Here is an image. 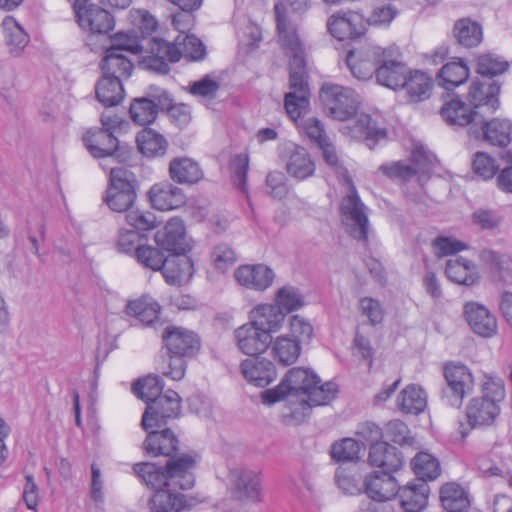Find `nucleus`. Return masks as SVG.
<instances>
[{
	"label": "nucleus",
	"instance_id": "obj_30",
	"mask_svg": "<svg viewBox=\"0 0 512 512\" xmlns=\"http://www.w3.org/2000/svg\"><path fill=\"white\" fill-rule=\"evenodd\" d=\"M440 114L448 125L464 127L470 124L475 125L480 116V111L471 109L461 99L453 98L444 103Z\"/></svg>",
	"mask_w": 512,
	"mask_h": 512
},
{
	"label": "nucleus",
	"instance_id": "obj_12",
	"mask_svg": "<svg viewBox=\"0 0 512 512\" xmlns=\"http://www.w3.org/2000/svg\"><path fill=\"white\" fill-rule=\"evenodd\" d=\"M379 170L391 179L403 181H409L417 175L418 181L423 185L431 170V159L423 150L415 149L412 152V164L399 161L391 165L383 164Z\"/></svg>",
	"mask_w": 512,
	"mask_h": 512
},
{
	"label": "nucleus",
	"instance_id": "obj_51",
	"mask_svg": "<svg viewBox=\"0 0 512 512\" xmlns=\"http://www.w3.org/2000/svg\"><path fill=\"white\" fill-rule=\"evenodd\" d=\"M508 68V61L496 54H482L477 59V73L482 79L496 81L494 78L506 72Z\"/></svg>",
	"mask_w": 512,
	"mask_h": 512
},
{
	"label": "nucleus",
	"instance_id": "obj_15",
	"mask_svg": "<svg viewBox=\"0 0 512 512\" xmlns=\"http://www.w3.org/2000/svg\"><path fill=\"white\" fill-rule=\"evenodd\" d=\"M327 28L338 40L358 38L365 29L361 15L353 11H339L332 14L328 18Z\"/></svg>",
	"mask_w": 512,
	"mask_h": 512
},
{
	"label": "nucleus",
	"instance_id": "obj_38",
	"mask_svg": "<svg viewBox=\"0 0 512 512\" xmlns=\"http://www.w3.org/2000/svg\"><path fill=\"white\" fill-rule=\"evenodd\" d=\"M286 170L291 177L305 180L314 174L315 164L305 148L295 145L290 152Z\"/></svg>",
	"mask_w": 512,
	"mask_h": 512
},
{
	"label": "nucleus",
	"instance_id": "obj_9",
	"mask_svg": "<svg viewBox=\"0 0 512 512\" xmlns=\"http://www.w3.org/2000/svg\"><path fill=\"white\" fill-rule=\"evenodd\" d=\"M340 211L347 233L358 241L366 242L369 229L368 215L354 185L351 186L350 193L342 199Z\"/></svg>",
	"mask_w": 512,
	"mask_h": 512
},
{
	"label": "nucleus",
	"instance_id": "obj_8",
	"mask_svg": "<svg viewBox=\"0 0 512 512\" xmlns=\"http://www.w3.org/2000/svg\"><path fill=\"white\" fill-rule=\"evenodd\" d=\"M151 50L157 55L168 57L170 62H178L182 57L199 61L206 55V50L194 35L179 34L173 43L160 38L151 39Z\"/></svg>",
	"mask_w": 512,
	"mask_h": 512
},
{
	"label": "nucleus",
	"instance_id": "obj_44",
	"mask_svg": "<svg viewBox=\"0 0 512 512\" xmlns=\"http://www.w3.org/2000/svg\"><path fill=\"white\" fill-rule=\"evenodd\" d=\"M442 506L448 512H466L470 506L467 492L456 483H447L440 491Z\"/></svg>",
	"mask_w": 512,
	"mask_h": 512
},
{
	"label": "nucleus",
	"instance_id": "obj_41",
	"mask_svg": "<svg viewBox=\"0 0 512 512\" xmlns=\"http://www.w3.org/2000/svg\"><path fill=\"white\" fill-rule=\"evenodd\" d=\"M432 86L433 80L427 73L415 70L408 71L402 88L406 89L412 102H421L430 96Z\"/></svg>",
	"mask_w": 512,
	"mask_h": 512
},
{
	"label": "nucleus",
	"instance_id": "obj_33",
	"mask_svg": "<svg viewBox=\"0 0 512 512\" xmlns=\"http://www.w3.org/2000/svg\"><path fill=\"white\" fill-rule=\"evenodd\" d=\"M171 179L180 184H194L203 177L199 164L189 157H177L169 165Z\"/></svg>",
	"mask_w": 512,
	"mask_h": 512
},
{
	"label": "nucleus",
	"instance_id": "obj_58",
	"mask_svg": "<svg viewBox=\"0 0 512 512\" xmlns=\"http://www.w3.org/2000/svg\"><path fill=\"white\" fill-rule=\"evenodd\" d=\"M136 257L137 260L145 267L158 271L162 270L164 272V267L168 262V258L164 256V254L155 247L152 246H139L136 248Z\"/></svg>",
	"mask_w": 512,
	"mask_h": 512
},
{
	"label": "nucleus",
	"instance_id": "obj_5",
	"mask_svg": "<svg viewBox=\"0 0 512 512\" xmlns=\"http://www.w3.org/2000/svg\"><path fill=\"white\" fill-rule=\"evenodd\" d=\"M325 113L338 121H346L356 115L360 100L349 87L333 83L322 85L319 93Z\"/></svg>",
	"mask_w": 512,
	"mask_h": 512
},
{
	"label": "nucleus",
	"instance_id": "obj_47",
	"mask_svg": "<svg viewBox=\"0 0 512 512\" xmlns=\"http://www.w3.org/2000/svg\"><path fill=\"white\" fill-rule=\"evenodd\" d=\"M127 314L138 318L146 325L153 324L159 318L160 305L150 296H143L130 301L126 307Z\"/></svg>",
	"mask_w": 512,
	"mask_h": 512
},
{
	"label": "nucleus",
	"instance_id": "obj_2",
	"mask_svg": "<svg viewBox=\"0 0 512 512\" xmlns=\"http://www.w3.org/2000/svg\"><path fill=\"white\" fill-rule=\"evenodd\" d=\"M337 392L336 383L321 384L313 371L298 367L290 369L277 387L262 392V400L271 405L281 401L286 394H294L308 398L312 404H328Z\"/></svg>",
	"mask_w": 512,
	"mask_h": 512
},
{
	"label": "nucleus",
	"instance_id": "obj_43",
	"mask_svg": "<svg viewBox=\"0 0 512 512\" xmlns=\"http://www.w3.org/2000/svg\"><path fill=\"white\" fill-rule=\"evenodd\" d=\"M137 145L140 152L146 157H161L165 155L168 142L156 130L146 128L137 135Z\"/></svg>",
	"mask_w": 512,
	"mask_h": 512
},
{
	"label": "nucleus",
	"instance_id": "obj_31",
	"mask_svg": "<svg viewBox=\"0 0 512 512\" xmlns=\"http://www.w3.org/2000/svg\"><path fill=\"white\" fill-rule=\"evenodd\" d=\"M368 461L384 471H397L403 465V456L396 447L382 441L371 445Z\"/></svg>",
	"mask_w": 512,
	"mask_h": 512
},
{
	"label": "nucleus",
	"instance_id": "obj_62",
	"mask_svg": "<svg viewBox=\"0 0 512 512\" xmlns=\"http://www.w3.org/2000/svg\"><path fill=\"white\" fill-rule=\"evenodd\" d=\"M481 397H489L499 404L505 398L504 382L500 377L485 374L481 385Z\"/></svg>",
	"mask_w": 512,
	"mask_h": 512
},
{
	"label": "nucleus",
	"instance_id": "obj_24",
	"mask_svg": "<svg viewBox=\"0 0 512 512\" xmlns=\"http://www.w3.org/2000/svg\"><path fill=\"white\" fill-rule=\"evenodd\" d=\"M83 142L95 158H112L119 160L121 155L116 154L119 149V141L115 135L101 130H89L83 136Z\"/></svg>",
	"mask_w": 512,
	"mask_h": 512
},
{
	"label": "nucleus",
	"instance_id": "obj_50",
	"mask_svg": "<svg viewBox=\"0 0 512 512\" xmlns=\"http://www.w3.org/2000/svg\"><path fill=\"white\" fill-rule=\"evenodd\" d=\"M151 502L155 512H179L181 509L191 506L183 494L162 489L156 491Z\"/></svg>",
	"mask_w": 512,
	"mask_h": 512
},
{
	"label": "nucleus",
	"instance_id": "obj_13",
	"mask_svg": "<svg viewBox=\"0 0 512 512\" xmlns=\"http://www.w3.org/2000/svg\"><path fill=\"white\" fill-rule=\"evenodd\" d=\"M383 48L369 45L359 50L349 51L346 64L352 75L359 80H368L377 75L378 66L382 62Z\"/></svg>",
	"mask_w": 512,
	"mask_h": 512
},
{
	"label": "nucleus",
	"instance_id": "obj_45",
	"mask_svg": "<svg viewBox=\"0 0 512 512\" xmlns=\"http://www.w3.org/2000/svg\"><path fill=\"white\" fill-rule=\"evenodd\" d=\"M95 93L97 100L105 107L118 105L124 97L122 82L108 76H103L97 82Z\"/></svg>",
	"mask_w": 512,
	"mask_h": 512
},
{
	"label": "nucleus",
	"instance_id": "obj_55",
	"mask_svg": "<svg viewBox=\"0 0 512 512\" xmlns=\"http://www.w3.org/2000/svg\"><path fill=\"white\" fill-rule=\"evenodd\" d=\"M249 157L246 153L235 155L230 161L231 182L233 186L248 197L247 172Z\"/></svg>",
	"mask_w": 512,
	"mask_h": 512
},
{
	"label": "nucleus",
	"instance_id": "obj_11",
	"mask_svg": "<svg viewBox=\"0 0 512 512\" xmlns=\"http://www.w3.org/2000/svg\"><path fill=\"white\" fill-rule=\"evenodd\" d=\"M180 397L172 390L153 399L146 407L142 417V426L148 431L154 427H161L168 419L175 418L180 412Z\"/></svg>",
	"mask_w": 512,
	"mask_h": 512
},
{
	"label": "nucleus",
	"instance_id": "obj_63",
	"mask_svg": "<svg viewBox=\"0 0 512 512\" xmlns=\"http://www.w3.org/2000/svg\"><path fill=\"white\" fill-rule=\"evenodd\" d=\"M473 171L484 180L494 177L498 170L496 160L484 152H477L472 163Z\"/></svg>",
	"mask_w": 512,
	"mask_h": 512
},
{
	"label": "nucleus",
	"instance_id": "obj_49",
	"mask_svg": "<svg viewBox=\"0 0 512 512\" xmlns=\"http://www.w3.org/2000/svg\"><path fill=\"white\" fill-rule=\"evenodd\" d=\"M355 135L364 138L366 145L372 149L380 140L386 138V129L380 127L377 122L368 114H361L353 127Z\"/></svg>",
	"mask_w": 512,
	"mask_h": 512
},
{
	"label": "nucleus",
	"instance_id": "obj_52",
	"mask_svg": "<svg viewBox=\"0 0 512 512\" xmlns=\"http://www.w3.org/2000/svg\"><path fill=\"white\" fill-rule=\"evenodd\" d=\"M412 470L419 481L434 480L440 474V465L431 454L420 452L411 461Z\"/></svg>",
	"mask_w": 512,
	"mask_h": 512
},
{
	"label": "nucleus",
	"instance_id": "obj_1",
	"mask_svg": "<svg viewBox=\"0 0 512 512\" xmlns=\"http://www.w3.org/2000/svg\"><path fill=\"white\" fill-rule=\"evenodd\" d=\"M274 9L279 43L289 57V92L285 94L284 107L290 118L297 119L310 103L305 48L296 21L284 12L282 4H276Z\"/></svg>",
	"mask_w": 512,
	"mask_h": 512
},
{
	"label": "nucleus",
	"instance_id": "obj_54",
	"mask_svg": "<svg viewBox=\"0 0 512 512\" xmlns=\"http://www.w3.org/2000/svg\"><path fill=\"white\" fill-rule=\"evenodd\" d=\"M454 34L459 44L465 47L477 46L482 40L481 26L470 19H461L456 22Z\"/></svg>",
	"mask_w": 512,
	"mask_h": 512
},
{
	"label": "nucleus",
	"instance_id": "obj_56",
	"mask_svg": "<svg viewBox=\"0 0 512 512\" xmlns=\"http://www.w3.org/2000/svg\"><path fill=\"white\" fill-rule=\"evenodd\" d=\"M276 304L284 313L293 312L302 308L305 304L304 297L298 288L284 286L276 293Z\"/></svg>",
	"mask_w": 512,
	"mask_h": 512
},
{
	"label": "nucleus",
	"instance_id": "obj_40",
	"mask_svg": "<svg viewBox=\"0 0 512 512\" xmlns=\"http://www.w3.org/2000/svg\"><path fill=\"white\" fill-rule=\"evenodd\" d=\"M397 404L402 412L417 415L427 406V394L419 385L410 384L400 392Z\"/></svg>",
	"mask_w": 512,
	"mask_h": 512
},
{
	"label": "nucleus",
	"instance_id": "obj_6",
	"mask_svg": "<svg viewBox=\"0 0 512 512\" xmlns=\"http://www.w3.org/2000/svg\"><path fill=\"white\" fill-rule=\"evenodd\" d=\"M446 386L441 390L444 404L460 408L466 396L474 390V377L471 370L461 363H448L444 366Z\"/></svg>",
	"mask_w": 512,
	"mask_h": 512
},
{
	"label": "nucleus",
	"instance_id": "obj_42",
	"mask_svg": "<svg viewBox=\"0 0 512 512\" xmlns=\"http://www.w3.org/2000/svg\"><path fill=\"white\" fill-rule=\"evenodd\" d=\"M221 83L215 80L211 75H205L203 78L191 82L188 86L189 93L199 98L200 102L208 109L216 110L215 99L219 94Z\"/></svg>",
	"mask_w": 512,
	"mask_h": 512
},
{
	"label": "nucleus",
	"instance_id": "obj_32",
	"mask_svg": "<svg viewBox=\"0 0 512 512\" xmlns=\"http://www.w3.org/2000/svg\"><path fill=\"white\" fill-rule=\"evenodd\" d=\"M193 273L194 265L191 258L182 253L175 254L168 260L163 275L169 284L182 285L189 282Z\"/></svg>",
	"mask_w": 512,
	"mask_h": 512
},
{
	"label": "nucleus",
	"instance_id": "obj_25",
	"mask_svg": "<svg viewBox=\"0 0 512 512\" xmlns=\"http://www.w3.org/2000/svg\"><path fill=\"white\" fill-rule=\"evenodd\" d=\"M244 378L258 387H266L277 377V371L271 360L262 357L245 359L241 363Z\"/></svg>",
	"mask_w": 512,
	"mask_h": 512
},
{
	"label": "nucleus",
	"instance_id": "obj_36",
	"mask_svg": "<svg viewBox=\"0 0 512 512\" xmlns=\"http://www.w3.org/2000/svg\"><path fill=\"white\" fill-rule=\"evenodd\" d=\"M101 70L103 76L117 78L120 82L131 76L133 64L122 53H116L115 49H107L104 58L101 61Z\"/></svg>",
	"mask_w": 512,
	"mask_h": 512
},
{
	"label": "nucleus",
	"instance_id": "obj_16",
	"mask_svg": "<svg viewBox=\"0 0 512 512\" xmlns=\"http://www.w3.org/2000/svg\"><path fill=\"white\" fill-rule=\"evenodd\" d=\"M155 241L160 248L174 254H182L190 250L184 223L177 217L170 219L162 230L157 231Z\"/></svg>",
	"mask_w": 512,
	"mask_h": 512
},
{
	"label": "nucleus",
	"instance_id": "obj_48",
	"mask_svg": "<svg viewBox=\"0 0 512 512\" xmlns=\"http://www.w3.org/2000/svg\"><path fill=\"white\" fill-rule=\"evenodd\" d=\"M469 77V68L463 61L446 63L438 73V82L446 90H451L464 82Z\"/></svg>",
	"mask_w": 512,
	"mask_h": 512
},
{
	"label": "nucleus",
	"instance_id": "obj_19",
	"mask_svg": "<svg viewBox=\"0 0 512 512\" xmlns=\"http://www.w3.org/2000/svg\"><path fill=\"white\" fill-rule=\"evenodd\" d=\"M235 339L239 350L250 356L265 352L272 343V337L260 331L251 321L235 330Z\"/></svg>",
	"mask_w": 512,
	"mask_h": 512
},
{
	"label": "nucleus",
	"instance_id": "obj_10",
	"mask_svg": "<svg viewBox=\"0 0 512 512\" xmlns=\"http://www.w3.org/2000/svg\"><path fill=\"white\" fill-rule=\"evenodd\" d=\"M73 10L79 26L94 34H106L114 28L113 16L91 0H75Z\"/></svg>",
	"mask_w": 512,
	"mask_h": 512
},
{
	"label": "nucleus",
	"instance_id": "obj_14",
	"mask_svg": "<svg viewBox=\"0 0 512 512\" xmlns=\"http://www.w3.org/2000/svg\"><path fill=\"white\" fill-rule=\"evenodd\" d=\"M501 84L499 81L479 79L473 81L468 92V100L473 110L483 114H493L500 107L499 93Z\"/></svg>",
	"mask_w": 512,
	"mask_h": 512
},
{
	"label": "nucleus",
	"instance_id": "obj_7",
	"mask_svg": "<svg viewBox=\"0 0 512 512\" xmlns=\"http://www.w3.org/2000/svg\"><path fill=\"white\" fill-rule=\"evenodd\" d=\"M109 181L106 204L115 212H127L136 200L134 174L124 167H114L110 170Z\"/></svg>",
	"mask_w": 512,
	"mask_h": 512
},
{
	"label": "nucleus",
	"instance_id": "obj_37",
	"mask_svg": "<svg viewBox=\"0 0 512 512\" xmlns=\"http://www.w3.org/2000/svg\"><path fill=\"white\" fill-rule=\"evenodd\" d=\"M281 400L285 401L282 408V418L287 424H298L304 421L309 415L310 409L314 406L324 404H312L306 397L286 394Z\"/></svg>",
	"mask_w": 512,
	"mask_h": 512
},
{
	"label": "nucleus",
	"instance_id": "obj_61",
	"mask_svg": "<svg viewBox=\"0 0 512 512\" xmlns=\"http://www.w3.org/2000/svg\"><path fill=\"white\" fill-rule=\"evenodd\" d=\"M127 223L136 230H151L156 225V217L150 211H142L133 207L126 212Z\"/></svg>",
	"mask_w": 512,
	"mask_h": 512
},
{
	"label": "nucleus",
	"instance_id": "obj_3",
	"mask_svg": "<svg viewBox=\"0 0 512 512\" xmlns=\"http://www.w3.org/2000/svg\"><path fill=\"white\" fill-rule=\"evenodd\" d=\"M195 460L189 455H183L174 461H169L167 470L154 463H138L134 465V471L143 482L155 490H160L168 484V480L187 490L193 487L195 479L190 470L194 467Z\"/></svg>",
	"mask_w": 512,
	"mask_h": 512
},
{
	"label": "nucleus",
	"instance_id": "obj_23",
	"mask_svg": "<svg viewBox=\"0 0 512 512\" xmlns=\"http://www.w3.org/2000/svg\"><path fill=\"white\" fill-rule=\"evenodd\" d=\"M152 206L160 211L178 209L186 202L183 190L171 183H157L148 192Z\"/></svg>",
	"mask_w": 512,
	"mask_h": 512
},
{
	"label": "nucleus",
	"instance_id": "obj_4",
	"mask_svg": "<svg viewBox=\"0 0 512 512\" xmlns=\"http://www.w3.org/2000/svg\"><path fill=\"white\" fill-rule=\"evenodd\" d=\"M228 485L231 499L240 503H259L263 498L262 472L245 465L229 468Z\"/></svg>",
	"mask_w": 512,
	"mask_h": 512
},
{
	"label": "nucleus",
	"instance_id": "obj_35",
	"mask_svg": "<svg viewBox=\"0 0 512 512\" xmlns=\"http://www.w3.org/2000/svg\"><path fill=\"white\" fill-rule=\"evenodd\" d=\"M445 273L452 282L466 286L474 285L479 279L476 265L463 257L448 260Z\"/></svg>",
	"mask_w": 512,
	"mask_h": 512
},
{
	"label": "nucleus",
	"instance_id": "obj_60",
	"mask_svg": "<svg viewBox=\"0 0 512 512\" xmlns=\"http://www.w3.org/2000/svg\"><path fill=\"white\" fill-rule=\"evenodd\" d=\"M309 106V104L307 105ZM308 107L304 109V111L301 113V115L297 119L291 118L297 125L305 132V134L317 145H320L324 141H326L328 138L325 134L324 128L322 123L314 117L308 118L306 120H303L301 122L300 118L303 114L306 113Z\"/></svg>",
	"mask_w": 512,
	"mask_h": 512
},
{
	"label": "nucleus",
	"instance_id": "obj_18",
	"mask_svg": "<svg viewBox=\"0 0 512 512\" xmlns=\"http://www.w3.org/2000/svg\"><path fill=\"white\" fill-rule=\"evenodd\" d=\"M464 315L475 334L490 338L497 333V319L486 306L478 302H468L464 306Z\"/></svg>",
	"mask_w": 512,
	"mask_h": 512
},
{
	"label": "nucleus",
	"instance_id": "obj_29",
	"mask_svg": "<svg viewBox=\"0 0 512 512\" xmlns=\"http://www.w3.org/2000/svg\"><path fill=\"white\" fill-rule=\"evenodd\" d=\"M429 492L427 482L418 480V483L397 487L393 500L397 499L405 512H418L426 507Z\"/></svg>",
	"mask_w": 512,
	"mask_h": 512
},
{
	"label": "nucleus",
	"instance_id": "obj_64",
	"mask_svg": "<svg viewBox=\"0 0 512 512\" xmlns=\"http://www.w3.org/2000/svg\"><path fill=\"white\" fill-rule=\"evenodd\" d=\"M112 44L108 49H115L116 53L129 52L131 54H138L141 52V46L138 37L128 33H117L112 38Z\"/></svg>",
	"mask_w": 512,
	"mask_h": 512
},
{
	"label": "nucleus",
	"instance_id": "obj_34",
	"mask_svg": "<svg viewBox=\"0 0 512 512\" xmlns=\"http://www.w3.org/2000/svg\"><path fill=\"white\" fill-rule=\"evenodd\" d=\"M144 448L152 456H171L178 450V440L170 429L160 432L150 431L144 442Z\"/></svg>",
	"mask_w": 512,
	"mask_h": 512
},
{
	"label": "nucleus",
	"instance_id": "obj_21",
	"mask_svg": "<svg viewBox=\"0 0 512 512\" xmlns=\"http://www.w3.org/2000/svg\"><path fill=\"white\" fill-rule=\"evenodd\" d=\"M234 277L246 288L264 291L272 285L275 274L264 264L242 265L235 270Z\"/></svg>",
	"mask_w": 512,
	"mask_h": 512
},
{
	"label": "nucleus",
	"instance_id": "obj_59",
	"mask_svg": "<svg viewBox=\"0 0 512 512\" xmlns=\"http://www.w3.org/2000/svg\"><path fill=\"white\" fill-rule=\"evenodd\" d=\"M359 444L352 438H345L331 447V457L338 462H348L358 459Z\"/></svg>",
	"mask_w": 512,
	"mask_h": 512
},
{
	"label": "nucleus",
	"instance_id": "obj_22",
	"mask_svg": "<svg viewBox=\"0 0 512 512\" xmlns=\"http://www.w3.org/2000/svg\"><path fill=\"white\" fill-rule=\"evenodd\" d=\"M394 471H375L366 476L364 485L365 492L370 499L388 501L394 499L398 487Z\"/></svg>",
	"mask_w": 512,
	"mask_h": 512
},
{
	"label": "nucleus",
	"instance_id": "obj_28",
	"mask_svg": "<svg viewBox=\"0 0 512 512\" xmlns=\"http://www.w3.org/2000/svg\"><path fill=\"white\" fill-rule=\"evenodd\" d=\"M499 413V404L489 397H474L466 407V416L473 428L491 425Z\"/></svg>",
	"mask_w": 512,
	"mask_h": 512
},
{
	"label": "nucleus",
	"instance_id": "obj_26",
	"mask_svg": "<svg viewBox=\"0 0 512 512\" xmlns=\"http://www.w3.org/2000/svg\"><path fill=\"white\" fill-rule=\"evenodd\" d=\"M162 338L169 352L173 355L189 356L199 348L196 335L184 328L167 327Z\"/></svg>",
	"mask_w": 512,
	"mask_h": 512
},
{
	"label": "nucleus",
	"instance_id": "obj_17",
	"mask_svg": "<svg viewBox=\"0 0 512 512\" xmlns=\"http://www.w3.org/2000/svg\"><path fill=\"white\" fill-rule=\"evenodd\" d=\"M395 50L384 49L382 62L378 66L377 81L380 85L397 90L403 87L408 74L407 66L394 57Z\"/></svg>",
	"mask_w": 512,
	"mask_h": 512
},
{
	"label": "nucleus",
	"instance_id": "obj_39",
	"mask_svg": "<svg viewBox=\"0 0 512 512\" xmlns=\"http://www.w3.org/2000/svg\"><path fill=\"white\" fill-rule=\"evenodd\" d=\"M3 35L9 53L18 56L29 42V36L12 16H6L2 21Z\"/></svg>",
	"mask_w": 512,
	"mask_h": 512
},
{
	"label": "nucleus",
	"instance_id": "obj_53",
	"mask_svg": "<svg viewBox=\"0 0 512 512\" xmlns=\"http://www.w3.org/2000/svg\"><path fill=\"white\" fill-rule=\"evenodd\" d=\"M129 112L135 123L148 125L157 118L159 108L158 104L149 98H136L131 103Z\"/></svg>",
	"mask_w": 512,
	"mask_h": 512
},
{
	"label": "nucleus",
	"instance_id": "obj_57",
	"mask_svg": "<svg viewBox=\"0 0 512 512\" xmlns=\"http://www.w3.org/2000/svg\"><path fill=\"white\" fill-rule=\"evenodd\" d=\"M163 381L157 375H149L142 380H138L133 385L134 393L142 399L144 402L151 403L153 399L157 398L160 395H163Z\"/></svg>",
	"mask_w": 512,
	"mask_h": 512
},
{
	"label": "nucleus",
	"instance_id": "obj_46",
	"mask_svg": "<svg viewBox=\"0 0 512 512\" xmlns=\"http://www.w3.org/2000/svg\"><path fill=\"white\" fill-rule=\"evenodd\" d=\"M271 345L274 358L284 366L295 363L301 353L300 341L289 335L278 336Z\"/></svg>",
	"mask_w": 512,
	"mask_h": 512
},
{
	"label": "nucleus",
	"instance_id": "obj_20",
	"mask_svg": "<svg viewBox=\"0 0 512 512\" xmlns=\"http://www.w3.org/2000/svg\"><path fill=\"white\" fill-rule=\"evenodd\" d=\"M480 125V131L476 137L482 136L483 140L491 145L506 147L512 140V123L508 119L494 118L490 121L485 119V114L480 116L475 125Z\"/></svg>",
	"mask_w": 512,
	"mask_h": 512
},
{
	"label": "nucleus",
	"instance_id": "obj_27",
	"mask_svg": "<svg viewBox=\"0 0 512 512\" xmlns=\"http://www.w3.org/2000/svg\"><path fill=\"white\" fill-rule=\"evenodd\" d=\"M285 317L286 314L274 304H260L250 312L252 324L271 337L283 327Z\"/></svg>",
	"mask_w": 512,
	"mask_h": 512
}]
</instances>
